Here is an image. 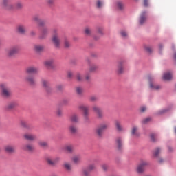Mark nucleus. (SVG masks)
Instances as JSON below:
<instances>
[{
	"instance_id": "nucleus-1",
	"label": "nucleus",
	"mask_w": 176,
	"mask_h": 176,
	"mask_svg": "<svg viewBox=\"0 0 176 176\" xmlns=\"http://www.w3.org/2000/svg\"><path fill=\"white\" fill-rule=\"evenodd\" d=\"M54 34L52 37V42L56 49H60L61 47V40L58 36V33H57V30H54Z\"/></svg>"
},
{
	"instance_id": "nucleus-2",
	"label": "nucleus",
	"mask_w": 176,
	"mask_h": 176,
	"mask_svg": "<svg viewBox=\"0 0 176 176\" xmlns=\"http://www.w3.org/2000/svg\"><path fill=\"white\" fill-rule=\"evenodd\" d=\"M0 87L1 89V96L4 98H9V97H12V90L10 88L8 87V85L5 84H1Z\"/></svg>"
},
{
	"instance_id": "nucleus-3",
	"label": "nucleus",
	"mask_w": 176,
	"mask_h": 176,
	"mask_svg": "<svg viewBox=\"0 0 176 176\" xmlns=\"http://www.w3.org/2000/svg\"><path fill=\"white\" fill-rule=\"evenodd\" d=\"M12 0H1L0 6L5 10H14V5L10 3Z\"/></svg>"
},
{
	"instance_id": "nucleus-4",
	"label": "nucleus",
	"mask_w": 176,
	"mask_h": 176,
	"mask_svg": "<svg viewBox=\"0 0 176 176\" xmlns=\"http://www.w3.org/2000/svg\"><path fill=\"white\" fill-rule=\"evenodd\" d=\"M147 80L149 83V87L151 89V90H160V89H162L160 85L155 84V76L148 75L147 76Z\"/></svg>"
},
{
	"instance_id": "nucleus-5",
	"label": "nucleus",
	"mask_w": 176,
	"mask_h": 176,
	"mask_svg": "<svg viewBox=\"0 0 176 176\" xmlns=\"http://www.w3.org/2000/svg\"><path fill=\"white\" fill-rule=\"evenodd\" d=\"M109 127L108 123L103 122L98 126L96 129V134L98 135V137H102V135L104 134V132L105 130H107Z\"/></svg>"
},
{
	"instance_id": "nucleus-6",
	"label": "nucleus",
	"mask_w": 176,
	"mask_h": 176,
	"mask_svg": "<svg viewBox=\"0 0 176 176\" xmlns=\"http://www.w3.org/2000/svg\"><path fill=\"white\" fill-rule=\"evenodd\" d=\"M8 57H14L16 54H19L20 47L19 46L12 47L10 50H6Z\"/></svg>"
},
{
	"instance_id": "nucleus-7",
	"label": "nucleus",
	"mask_w": 176,
	"mask_h": 176,
	"mask_svg": "<svg viewBox=\"0 0 176 176\" xmlns=\"http://www.w3.org/2000/svg\"><path fill=\"white\" fill-rule=\"evenodd\" d=\"M25 82L28 83L30 86H35L36 85V80L35 79V76L34 75H28L25 78Z\"/></svg>"
},
{
	"instance_id": "nucleus-8",
	"label": "nucleus",
	"mask_w": 176,
	"mask_h": 176,
	"mask_svg": "<svg viewBox=\"0 0 176 176\" xmlns=\"http://www.w3.org/2000/svg\"><path fill=\"white\" fill-rule=\"evenodd\" d=\"M92 109L94 112L96 113L98 119H102L104 118V113L102 112V109L98 107V106H94Z\"/></svg>"
},
{
	"instance_id": "nucleus-9",
	"label": "nucleus",
	"mask_w": 176,
	"mask_h": 176,
	"mask_svg": "<svg viewBox=\"0 0 176 176\" xmlns=\"http://www.w3.org/2000/svg\"><path fill=\"white\" fill-rule=\"evenodd\" d=\"M149 166V163L146 161H142L138 166L137 171L139 174L142 173L143 171H145V168Z\"/></svg>"
},
{
	"instance_id": "nucleus-10",
	"label": "nucleus",
	"mask_w": 176,
	"mask_h": 176,
	"mask_svg": "<svg viewBox=\"0 0 176 176\" xmlns=\"http://www.w3.org/2000/svg\"><path fill=\"white\" fill-rule=\"evenodd\" d=\"M38 72H39V69L36 67L30 66L25 69V73L28 75H31L32 74L36 75Z\"/></svg>"
},
{
	"instance_id": "nucleus-11",
	"label": "nucleus",
	"mask_w": 176,
	"mask_h": 176,
	"mask_svg": "<svg viewBox=\"0 0 176 176\" xmlns=\"http://www.w3.org/2000/svg\"><path fill=\"white\" fill-rule=\"evenodd\" d=\"M5 152L7 153H16V147L12 145H6L4 147Z\"/></svg>"
},
{
	"instance_id": "nucleus-12",
	"label": "nucleus",
	"mask_w": 176,
	"mask_h": 176,
	"mask_svg": "<svg viewBox=\"0 0 176 176\" xmlns=\"http://www.w3.org/2000/svg\"><path fill=\"white\" fill-rule=\"evenodd\" d=\"M41 83L46 91L49 92L50 90H52V88L50 87V82L48 80L43 79L41 80Z\"/></svg>"
},
{
	"instance_id": "nucleus-13",
	"label": "nucleus",
	"mask_w": 176,
	"mask_h": 176,
	"mask_svg": "<svg viewBox=\"0 0 176 176\" xmlns=\"http://www.w3.org/2000/svg\"><path fill=\"white\" fill-rule=\"evenodd\" d=\"M23 138L27 141H35V140H36V135L31 133H25Z\"/></svg>"
},
{
	"instance_id": "nucleus-14",
	"label": "nucleus",
	"mask_w": 176,
	"mask_h": 176,
	"mask_svg": "<svg viewBox=\"0 0 176 176\" xmlns=\"http://www.w3.org/2000/svg\"><path fill=\"white\" fill-rule=\"evenodd\" d=\"M47 34H49V29L47 28H43L39 36L40 39H45L47 36Z\"/></svg>"
},
{
	"instance_id": "nucleus-15",
	"label": "nucleus",
	"mask_w": 176,
	"mask_h": 176,
	"mask_svg": "<svg viewBox=\"0 0 176 176\" xmlns=\"http://www.w3.org/2000/svg\"><path fill=\"white\" fill-rule=\"evenodd\" d=\"M17 32L19 34H21V35H25V32H27V30L25 29V26L23 25H19L16 28Z\"/></svg>"
},
{
	"instance_id": "nucleus-16",
	"label": "nucleus",
	"mask_w": 176,
	"mask_h": 176,
	"mask_svg": "<svg viewBox=\"0 0 176 176\" xmlns=\"http://www.w3.org/2000/svg\"><path fill=\"white\" fill-rule=\"evenodd\" d=\"M145 21H146V12H143L140 14L139 23L141 25H142Z\"/></svg>"
},
{
	"instance_id": "nucleus-17",
	"label": "nucleus",
	"mask_w": 176,
	"mask_h": 176,
	"mask_svg": "<svg viewBox=\"0 0 176 176\" xmlns=\"http://www.w3.org/2000/svg\"><path fill=\"white\" fill-rule=\"evenodd\" d=\"M23 150L27 152H34L35 147H34V145L28 144L23 146Z\"/></svg>"
},
{
	"instance_id": "nucleus-18",
	"label": "nucleus",
	"mask_w": 176,
	"mask_h": 176,
	"mask_svg": "<svg viewBox=\"0 0 176 176\" xmlns=\"http://www.w3.org/2000/svg\"><path fill=\"white\" fill-rule=\"evenodd\" d=\"M43 50H45V46L42 45H34V52H36V53H42Z\"/></svg>"
},
{
	"instance_id": "nucleus-19",
	"label": "nucleus",
	"mask_w": 176,
	"mask_h": 176,
	"mask_svg": "<svg viewBox=\"0 0 176 176\" xmlns=\"http://www.w3.org/2000/svg\"><path fill=\"white\" fill-rule=\"evenodd\" d=\"M173 79V74L170 72H166L164 74L163 80H171Z\"/></svg>"
},
{
	"instance_id": "nucleus-20",
	"label": "nucleus",
	"mask_w": 176,
	"mask_h": 176,
	"mask_svg": "<svg viewBox=\"0 0 176 176\" xmlns=\"http://www.w3.org/2000/svg\"><path fill=\"white\" fill-rule=\"evenodd\" d=\"M116 8H118L119 10H124V3L122 1H117L116 3Z\"/></svg>"
},
{
	"instance_id": "nucleus-21",
	"label": "nucleus",
	"mask_w": 176,
	"mask_h": 176,
	"mask_svg": "<svg viewBox=\"0 0 176 176\" xmlns=\"http://www.w3.org/2000/svg\"><path fill=\"white\" fill-rule=\"evenodd\" d=\"M124 69H123V62H119L118 64V73L123 74Z\"/></svg>"
},
{
	"instance_id": "nucleus-22",
	"label": "nucleus",
	"mask_w": 176,
	"mask_h": 176,
	"mask_svg": "<svg viewBox=\"0 0 176 176\" xmlns=\"http://www.w3.org/2000/svg\"><path fill=\"white\" fill-rule=\"evenodd\" d=\"M115 126L118 131H123V126H122V124L120 121H115Z\"/></svg>"
},
{
	"instance_id": "nucleus-23",
	"label": "nucleus",
	"mask_w": 176,
	"mask_h": 176,
	"mask_svg": "<svg viewBox=\"0 0 176 176\" xmlns=\"http://www.w3.org/2000/svg\"><path fill=\"white\" fill-rule=\"evenodd\" d=\"M80 109H81V111H83L84 113V116L86 117L89 115V108L86 106H80L79 107Z\"/></svg>"
},
{
	"instance_id": "nucleus-24",
	"label": "nucleus",
	"mask_w": 176,
	"mask_h": 176,
	"mask_svg": "<svg viewBox=\"0 0 176 176\" xmlns=\"http://www.w3.org/2000/svg\"><path fill=\"white\" fill-rule=\"evenodd\" d=\"M98 69V66L97 65L92 64L89 67V72H96Z\"/></svg>"
},
{
	"instance_id": "nucleus-25",
	"label": "nucleus",
	"mask_w": 176,
	"mask_h": 176,
	"mask_svg": "<svg viewBox=\"0 0 176 176\" xmlns=\"http://www.w3.org/2000/svg\"><path fill=\"white\" fill-rule=\"evenodd\" d=\"M84 89L82 87H76V93L78 96H83Z\"/></svg>"
},
{
	"instance_id": "nucleus-26",
	"label": "nucleus",
	"mask_w": 176,
	"mask_h": 176,
	"mask_svg": "<svg viewBox=\"0 0 176 176\" xmlns=\"http://www.w3.org/2000/svg\"><path fill=\"white\" fill-rule=\"evenodd\" d=\"M18 104L16 102H12L9 103L7 106L8 109H13L14 108H16L17 107Z\"/></svg>"
},
{
	"instance_id": "nucleus-27",
	"label": "nucleus",
	"mask_w": 176,
	"mask_h": 176,
	"mask_svg": "<svg viewBox=\"0 0 176 176\" xmlns=\"http://www.w3.org/2000/svg\"><path fill=\"white\" fill-rule=\"evenodd\" d=\"M116 144L118 149H122V147L123 146V143L122 142V138H118L116 139Z\"/></svg>"
},
{
	"instance_id": "nucleus-28",
	"label": "nucleus",
	"mask_w": 176,
	"mask_h": 176,
	"mask_svg": "<svg viewBox=\"0 0 176 176\" xmlns=\"http://www.w3.org/2000/svg\"><path fill=\"white\" fill-rule=\"evenodd\" d=\"M54 63V60L52 59L46 60L44 64L45 65V67H47V68H50V67H52V65H53V63Z\"/></svg>"
},
{
	"instance_id": "nucleus-29",
	"label": "nucleus",
	"mask_w": 176,
	"mask_h": 176,
	"mask_svg": "<svg viewBox=\"0 0 176 176\" xmlns=\"http://www.w3.org/2000/svg\"><path fill=\"white\" fill-rule=\"evenodd\" d=\"M72 162H74L76 164L80 163V155H74L72 157Z\"/></svg>"
},
{
	"instance_id": "nucleus-30",
	"label": "nucleus",
	"mask_w": 176,
	"mask_h": 176,
	"mask_svg": "<svg viewBox=\"0 0 176 176\" xmlns=\"http://www.w3.org/2000/svg\"><path fill=\"white\" fill-rule=\"evenodd\" d=\"M65 149L68 153H72L74 152V146L67 145L65 147Z\"/></svg>"
},
{
	"instance_id": "nucleus-31",
	"label": "nucleus",
	"mask_w": 176,
	"mask_h": 176,
	"mask_svg": "<svg viewBox=\"0 0 176 176\" xmlns=\"http://www.w3.org/2000/svg\"><path fill=\"white\" fill-rule=\"evenodd\" d=\"M63 167L66 170V171H71L72 170V166L68 162L65 163L63 164Z\"/></svg>"
},
{
	"instance_id": "nucleus-32",
	"label": "nucleus",
	"mask_w": 176,
	"mask_h": 176,
	"mask_svg": "<svg viewBox=\"0 0 176 176\" xmlns=\"http://www.w3.org/2000/svg\"><path fill=\"white\" fill-rule=\"evenodd\" d=\"M64 47L66 49L71 47V43H69V41L68 40V38H67V37H65L64 38Z\"/></svg>"
},
{
	"instance_id": "nucleus-33",
	"label": "nucleus",
	"mask_w": 176,
	"mask_h": 176,
	"mask_svg": "<svg viewBox=\"0 0 176 176\" xmlns=\"http://www.w3.org/2000/svg\"><path fill=\"white\" fill-rule=\"evenodd\" d=\"M24 5L21 2H17L14 6V10L17 9L18 10L20 9H23V7Z\"/></svg>"
},
{
	"instance_id": "nucleus-34",
	"label": "nucleus",
	"mask_w": 176,
	"mask_h": 176,
	"mask_svg": "<svg viewBox=\"0 0 176 176\" xmlns=\"http://www.w3.org/2000/svg\"><path fill=\"white\" fill-rule=\"evenodd\" d=\"M138 131V128H137V126H134L132 129V131H131L132 135H134L135 137H138V135H140V133L137 132Z\"/></svg>"
},
{
	"instance_id": "nucleus-35",
	"label": "nucleus",
	"mask_w": 176,
	"mask_h": 176,
	"mask_svg": "<svg viewBox=\"0 0 176 176\" xmlns=\"http://www.w3.org/2000/svg\"><path fill=\"white\" fill-rule=\"evenodd\" d=\"M84 34L87 36H90V35H91V29L89 27H86L84 30Z\"/></svg>"
},
{
	"instance_id": "nucleus-36",
	"label": "nucleus",
	"mask_w": 176,
	"mask_h": 176,
	"mask_svg": "<svg viewBox=\"0 0 176 176\" xmlns=\"http://www.w3.org/2000/svg\"><path fill=\"white\" fill-rule=\"evenodd\" d=\"M70 120L74 123H77V122H79V118L78 117V116L74 114L71 116Z\"/></svg>"
},
{
	"instance_id": "nucleus-37",
	"label": "nucleus",
	"mask_w": 176,
	"mask_h": 176,
	"mask_svg": "<svg viewBox=\"0 0 176 176\" xmlns=\"http://www.w3.org/2000/svg\"><path fill=\"white\" fill-rule=\"evenodd\" d=\"M39 146H41V148H47L49 145L47 144V142L45 141H40L38 142Z\"/></svg>"
},
{
	"instance_id": "nucleus-38",
	"label": "nucleus",
	"mask_w": 176,
	"mask_h": 176,
	"mask_svg": "<svg viewBox=\"0 0 176 176\" xmlns=\"http://www.w3.org/2000/svg\"><path fill=\"white\" fill-rule=\"evenodd\" d=\"M46 162H47V164H49V166H55L54 161L53 158L47 157V158H46Z\"/></svg>"
},
{
	"instance_id": "nucleus-39",
	"label": "nucleus",
	"mask_w": 176,
	"mask_h": 176,
	"mask_svg": "<svg viewBox=\"0 0 176 176\" xmlns=\"http://www.w3.org/2000/svg\"><path fill=\"white\" fill-rule=\"evenodd\" d=\"M69 131L72 133V134H75V133H76V131H78V129H76V126H74V125H71L69 126Z\"/></svg>"
},
{
	"instance_id": "nucleus-40",
	"label": "nucleus",
	"mask_w": 176,
	"mask_h": 176,
	"mask_svg": "<svg viewBox=\"0 0 176 176\" xmlns=\"http://www.w3.org/2000/svg\"><path fill=\"white\" fill-rule=\"evenodd\" d=\"M20 125L23 129H29L30 128V125H28V124L25 121H21Z\"/></svg>"
},
{
	"instance_id": "nucleus-41",
	"label": "nucleus",
	"mask_w": 176,
	"mask_h": 176,
	"mask_svg": "<svg viewBox=\"0 0 176 176\" xmlns=\"http://www.w3.org/2000/svg\"><path fill=\"white\" fill-rule=\"evenodd\" d=\"M91 170H89L88 168L82 170V174L84 176H89Z\"/></svg>"
},
{
	"instance_id": "nucleus-42",
	"label": "nucleus",
	"mask_w": 176,
	"mask_h": 176,
	"mask_svg": "<svg viewBox=\"0 0 176 176\" xmlns=\"http://www.w3.org/2000/svg\"><path fill=\"white\" fill-rule=\"evenodd\" d=\"M160 153V148H157L155 150L153 151V155L155 157H157Z\"/></svg>"
},
{
	"instance_id": "nucleus-43",
	"label": "nucleus",
	"mask_w": 176,
	"mask_h": 176,
	"mask_svg": "<svg viewBox=\"0 0 176 176\" xmlns=\"http://www.w3.org/2000/svg\"><path fill=\"white\" fill-rule=\"evenodd\" d=\"M89 171H93L94 170H96V165L94 164H89L87 168Z\"/></svg>"
},
{
	"instance_id": "nucleus-44",
	"label": "nucleus",
	"mask_w": 176,
	"mask_h": 176,
	"mask_svg": "<svg viewBox=\"0 0 176 176\" xmlns=\"http://www.w3.org/2000/svg\"><path fill=\"white\" fill-rule=\"evenodd\" d=\"M96 6H97L98 9H101V8H102V6H104V3H102V1L99 0L96 3Z\"/></svg>"
},
{
	"instance_id": "nucleus-45",
	"label": "nucleus",
	"mask_w": 176,
	"mask_h": 176,
	"mask_svg": "<svg viewBox=\"0 0 176 176\" xmlns=\"http://www.w3.org/2000/svg\"><path fill=\"white\" fill-rule=\"evenodd\" d=\"M96 30H97L98 34H100V35H102L104 32V28L101 27H98Z\"/></svg>"
},
{
	"instance_id": "nucleus-46",
	"label": "nucleus",
	"mask_w": 176,
	"mask_h": 176,
	"mask_svg": "<svg viewBox=\"0 0 176 176\" xmlns=\"http://www.w3.org/2000/svg\"><path fill=\"white\" fill-rule=\"evenodd\" d=\"M144 49L146 52H147V53H152V47H151L150 46L145 45Z\"/></svg>"
},
{
	"instance_id": "nucleus-47",
	"label": "nucleus",
	"mask_w": 176,
	"mask_h": 176,
	"mask_svg": "<svg viewBox=\"0 0 176 176\" xmlns=\"http://www.w3.org/2000/svg\"><path fill=\"white\" fill-rule=\"evenodd\" d=\"M149 122H151V118H146L142 121V124H146V123H149Z\"/></svg>"
},
{
	"instance_id": "nucleus-48",
	"label": "nucleus",
	"mask_w": 176,
	"mask_h": 176,
	"mask_svg": "<svg viewBox=\"0 0 176 176\" xmlns=\"http://www.w3.org/2000/svg\"><path fill=\"white\" fill-rule=\"evenodd\" d=\"M150 138H151V141H153V142H155V141H156V135L151 133L150 135Z\"/></svg>"
},
{
	"instance_id": "nucleus-49",
	"label": "nucleus",
	"mask_w": 176,
	"mask_h": 176,
	"mask_svg": "<svg viewBox=\"0 0 176 176\" xmlns=\"http://www.w3.org/2000/svg\"><path fill=\"white\" fill-rule=\"evenodd\" d=\"M120 34L122 38H127V32L122 30L121 31Z\"/></svg>"
},
{
	"instance_id": "nucleus-50",
	"label": "nucleus",
	"mask_w": 176,
	"mask_h": 176,
	"mask_svg": "<svg viewBox=\"0 0 176 176\" xmlns=\"http://www.w3.org/2000/svg\"><path fill=\"white\" fill-rule=\"evenodd\" d=\"M63 89H64V85H58L56 86V90H58V91H61V90H63Z\"/></svg>"
},
{
	"instance_id": "nucleus-51",
	"label": "nucleus",
	"mask_w": 176,
	"mask_h": 176,
	"mask_svg": "<svg viewBox=\"0 0 176 176\" xmlns=\"http://www.w3.org/2000/svg\"><path fill=\"white\" fill-rule=\"evenodd\" d=\"M89 101H91V102H95V101H97V97L93 96H91L89 98Z\"/></svg>"
},
{
	"instance_id": "nucleus-52",
	"label": "nucleus",
	"mask_w": 176,
	"mask_h": 176,
	"mask_svg": "<svg viewBox=\"0 0 176 176\" xmlns=\"http://www.w3.org/2000/svg\"><path fill=\"white\" fill-rule=\"evenodd\" d=\"M76 78H77V80H79V82L83 80V78H82V76L79 73L77 74Z\"/></svg>"
},
{
	"instance_id": "nucleus-53",
	"label": "nucleus",
	"mask_w": 176,
	"mask_h": 176,
	"mask_svg": "<svg viewBox=\"0 0 176 176\" xmlns=\"http://www.w3.org/2000/svg\"><path fill=\"white\" fill-rule=\"evenodd\" d=\"M54 160V164L56 166V164H57V163H58L60 162V157H56V158H52Z\"/></svg>"
},
{
	"instance_id": "nucleus-54",
	"label": "nucleus",
	"mask_w": 176,
	"mask_h": 176,
	"mask_svg": "<svg viewBox=\"0 0 176 176\" xmlns=\"http://www.w3.org/2000/svg\"><path fill=\"white\" fill-rule=\"evenodd\" d=\"M54 1L56 0H47V3L50 6H53L54 5Z\"/></svg>"
},
{
	"instance_id": "nucleus-55",
	"label": "nucleus",
	"mask_w": 176,
	"mask_h": 176,
	"mask_svg": "<svg viewBox=\"0 0 176 176\" xmlns=\"http://www.w3.org/2000/svg\"><path fill=\"white\" fill-rule=\"evenodd\" d=\"M90 78H91V76L90 75V73L87 72L85 75L86 80H90Z\"/></svg>"
},
{
	"instance_id": "nucleus-56",
	"label": "nucleus",
	"mask_w": 176,
	"mask_h": 176,
	"mask_svg": "<svg viewBox=\"0 0 176 176\" xmlns=\"http://www.w3.org/2000/svg\"><path fill=\"white\" fill-rule=\"evenodd\" d=\"M34 21H36V23H38L41 21V19L38 16H34L33 18Z\"/></svg>"
},
{
	"instance_id": "nucleus-57",
	"label": "nucleus",
	"mask_w": 176,
	"mask_h": 176,
	"mask_svg": "<svg viewBox=\"0 0 176 176\" xmlns=\"http://www.w3.org/2000/svg\"><path fill=\"white\" fill-rule=\"evenodd\" d=\"M102 168L103 171H107V170H108V165H107V164L102 165Z\"/></svg>"
},
{
	"instance_id": "nucleus-58",
	"label": "nucleus",
	"mask_w": 176,
	"mask_h": 176,
	"mask_svg": "<svg viewBox=\"0 0 176 176\" xmlns=\"http://www.w3.org/2000/svg\"><path fill=\"white\" fill-rule=\"evenodd\" d=\"M37 24H38L40 27H43V25H45V21L40 19V21Z\"/></svg>"
},
{
	"instance_id": "nucleus-59",
	"label": "nucleus",
	"mask_w": 176,
	"mask_h": 176,
	"mask_svg": "<svg viewBox=\"0 0 176 176\" xmlns=\"http://www.w3.org/2000/svg\"><path fill=\"white\" fill-rule=\"evenodd\" d=\"M73 75H74V73H72V72H71V71L67 72L68 78H72L73 76Z\"/></svg>"
},
{
	"instance_id": "nucleus-60",
	"label": "nucleus",
	"mask_w": 176,
	"mask_h": 176,
	"mask_svg": "<svg viewBox=\"0 0 176 176\" xmlns=\"http://www.w3.org/2000/svg\"><path fill=\"white\" fill-rule=\"evenodd\" d=\"M146 111V107L143 106L140 107V112H145Z\"/></svg>"
},
{
	"instance_id": "nucleus-61",
	"label": "nucleus",
	"mask_w": 176,
	"mask_h": 176,
	"mask_svg": "<svg viewBox=\"0 0 176 176\" xmlns=\"http://www.w3.org/2000/svg\"><path fill=\"white\" fill-rule=\"evenodd\" d=\"M56 113L58 116H61V115H63V111H61L60 109H58L57 110Z\"/></svg>"
},
{
	"instance_id": "nucleus-62",
	"label": "nucleus",
	"mask_w": 176,
	"mask_h": 176,
	"mask_svg": "<svg viewBox=\"0 0 176 176\" xmlns=\"http://www.w3.org/2000/svg\"><path fill=\"white\" fill-rule=\"evenodd\" d=\"M144 2V6L147 8V6H149V4L148 3V0H143Z\"/></svg>"
},
{
	"instance_id": "nucleus-63",
	"label": "nucleus",
	"mask_w": 176,
	"mask_h": 176,
	"mask_svg": "<svg viewBox=\"0 0 176 176\" xmlns=\"http://www.w3.org/2000/svg\"><path fill=\"white\" fill-rule=\"evenodd\" d=\"M30 35L31 36H35L36 35V32L35 31H31L30 33Z\"/></svg>"
},
{
	"instance_id": "nucleus-64",
	"label": "nucleus",
	"mask_w": 176,
	"mask_h": 176,
	"mask_svg": "<svg viewBox=\"0 0 176 176\" xmlns=\"http://www.w3.org/2000/svg\"><path fill=\"white\" fill-rule=\"evenodd\" d=\"M158 162H159L160 163H163L164 160H163V159H162V158H159V159H158Z\"/></svg>"
}]
</instances>
